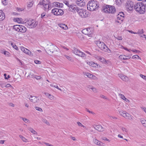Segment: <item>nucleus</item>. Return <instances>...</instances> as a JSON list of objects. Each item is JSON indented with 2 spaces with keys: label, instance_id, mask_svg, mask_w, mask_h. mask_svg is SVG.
I'll return each instance as SVG.
<instances>
[{
  "label": "nucleus",
  "instance_id": "nucleus-1",
  "mask_svg": "<svg viewBox=\"0 0 146 146\" xmlns=\"http://www.w3.org/2000/svg\"><path fill=\"white\" fill-rule=\"evenodd\" d=\"M45 50L46 52L49 54L54 53L55 55H56V52L59 49L56 46L54 45H47Z\"/></svg>",
  "mask_w": 146,
  "mask_h": 146
},
{
  "label": "nucleus",
  "instance_id": "nucleus-2",
  "mask_svg": "<svg viewBox=\"0 0 146 146\" xmlns=\"http://www.w3.org/2000/svg\"><path fill=\"white\" fill-rule=\"evenodd\" d=\"M134 9L137 12L141 14L144 13L145 11V7L143 6L142 3H135V6H134Z\"/></svg>",
  "mask_w": 146,
  "mask_h": 146
},
{
  "label": "nucleus",
  "instance_id": "nucleus-3",
  "mask_svg": "<svg viewBox=\"0 0 146 146\" xmlns=\"http://www.w3.org/2000/svg\"><path fill=\"white\" fill-rule=\"evenodd\" d=\"M95 43L96 44L98 47L102 50L105 52H108V50L110 51L106 45L103 42H101L100 40L95 41Z\"/></svg>",
  "mask_w": 146,
  "mask_h": 146
},
{
  "label": "nucleus",
  "instance_id": "nucleus-4",
  "mask_svg": "<svg viewBox=\"0 0 146 146\" xmlns=\"http://www.w3.org/2000/svg\"><path fill=\"white\" fill-rule=\"evenodd\" d=\"M97 4L94 1H89L87 5V8L88 10L91 11H93L95 10V9L98 7V6L97 7Z\"/></svg>",
  "mask_w": 146,
  "mask_h": 146
},
{
  "label": "nucleus",
  "instance_id": "nucleus-5",
  "mask_svg": "<svg viewBox=\"0 0 146 146\" xmlns=\"http://www.w3.org/2000/svg\"><path fill=\"white\" fill-rule=\"evenodd\" d=\"M103 11L106 13L113 14L115 12L116 9L113 6L106 5L103 9Z\"/></svg>",
  "mask_w": 146,
  "mask_h": 146
},
{
  "label": "nucleus",
  "instance_id": "nucleus-6",
  "mask_svg": "<svg viewBox=\"0 0 146 146\" xmlns=\"http://www.w3.org/2000/svg\"><path fill=\"white\" fill-rule=\"evenodd\" d=\"M135 0H127L125 3V7L129 10L132 11L134 10V6L135 5Z\"/></svg>",
  "mask_w": 146,
  "mask_h": 146
},
{
  "label": "nucleus",
  "instance_id": "nucleus-7",
  "mask_svg": "<svg viewBox=\"0 0 146 146\" xmlns=\"http://www.w3.org/2000/svg\"><path fill=\"white\" fill-rule=\"evenodd\" d=\"M26 23L27 26L29 28L35 27L38 24L37 22L32 19H30Z\"/></svg>",
  "mask_w": 146,
  "mask_h": 146
},
{
  "label": "nucleus",
  "instance_id": "nucleus-8",
  "mask_svg": "<svg viewBox=\"0 0 146 146\" xmlns=\"http://www.w3.org/2000/svg\"><path fill=\"white\" fill-rule=\"evenodd\" d=\"M73 53L76 55H78L79 56L81 57H85L86 55V54L83 52H81L80 50L77 49L76 48H74L73 50Z\"/></svg>",
  "mask_w": 146,
  "mask_h": 146
},
{
  "label": "nucleus",
  "instance_id": "nucleus-9",
  "mask_svg": "<svg viewBox=\"0 0 146 146\" xmlns=\"http://www.w3.org/2000/svg\"><path fill=\"white\" fill-rule=\"evenodd\" d=\"M82 33L90 36L93 33V30L91 28L89 27L83 29L82 31Z\"/></svg>",
  "mask_w": 146,
  "mask_h": 146
},
{
  "label": "nucleus",
  "instance_id": "nucleus-10",
  "mask_svg": "<svg viewBox=\"0 0 146 146\" xmlns=\"http://www.w3.org/2000/svg\"><path fill=\"white\" fill-rule=\"evenodd\" d=\"M117 19L116 20V22L121 24L123 20V18L124 17V15L123 12L120 13L117 15Z\"/></svg>",
  "mask_w": 146,
  "mask_h": 146
},
{
  "label": "nucleus",
  "instance_id": "nucleus-11",
  "mask_svg": "<svg viewBox=\"0 0 146 146\" xmlns=\"http://www.w3.org/2000/svg\"><path fill=\"white\" fill-rule=\"evenodd\" d=\"M77 12L78 13L79 15L82 18H85L87 17V15H86L85 11H84L82 9H80L79 8L77 9Z\"/></svg>",
  "mask_w": 146,
  "mask_h": 146
},
{
  "label": "nucleus",
  "instance_id": "nucleus-12",
  "mask_svg": "<svg viewBox=\"0 0 146 146\" xmlns=\"http://www.w3.org/2000/svg\"><path fill=\"white\" fill-rule=\"evenodd\" d=\"M29 99L31 102L34 103H37L38 101L39 100V99L38 97L31 95L30 96Z\"/></svg>",
  "mask_w": 146,
  "mask_h": 146
},
{
  "label": "nucleus",
  "instance_id": "nucleus-13",
  "mask_svg": "<svg viewBox=\"0 0 146 146\" xmlns=\"http://www.w3.org/2000/svg\"><path fill=\"white\" fill-rule=\"evenodd\" d=\"M69 7V11L72 12H77V9H79L78 7H76V5H70Z\"/></svg>",
  "mask_w": 146,
  "mask_h": 146
},
{
  "label": "nucleus",
  "instance_id": "nucleus-14",
  "mask_svg": "<svg viewBox=\"0 0 146 146\" xmlns=\"http://www.w3.org/2000/svg\"><path fill=\"white\" fill-rule=\"evenodd\" d=\"M50 3L49 0H41L40 1L38 5H44Z\"/></svg>",
  "mask_w": 146,
  "mask_h": 146
},
{
  "label": "nucleus",
  "instance_id": "nucleus-15",
  "mask_svg": "<svg viewBox=\"0 0 146 146\" xmlns=\"http://www.w3.org/2000/svg\"><path fill=\"white\" fill-rule=\"evenodd\" d=\"M94 127L96 130L99 131H103L104 130V128L100 125H96L95 127Z\"/></svg>",
  "mask_w": 146,
  "mask_h": 146
},
{
  "label": "nucleus",
  "instance_id": "nucleus-16",
  "mask_svg": "<svg viewBox=\"0 0 146 146\" xmlns=\"http://www.w3.org/2000/svg\"><path fill=\"white\" fill-rule=\"evenodd\" d=\"M51 4L50 3L48 4H47L45 5H43L44 6V9L45 11H47L51 9Z\"/></svg>",
  "mask_w": 146,
  "mask_h": 146
},
{
  "label": "nucleus",
  "instance_id": "nucleus-17",
  "mask_svg": "<svg viewBox=\"0 0 146 146\" xmlns=\"http://www.w3.org/2000/svg\"><path fill=\"white\" fill-rule=\"evenodd\" d=\"M5 18V15L2 10H0V21H3Z\"/></svg>",
  "mask_w": 146,
  "mask_h": 146
},
{
  "label": "nucleus",
  "instance_id": "nucleus-18",
  "mask_svg": "<svg viewBox=\"0 0 146 146\" xmlns=\"http://www.w3.org/2000/svg\"><path fill=\"white\" fill-rule=\"evenodd\" d=\"M20 25V29L19 32L21 33H25L27 31L26 28L24 26L19 25Z\"/></svg>",
  "mask_w": 146,
  "mask_h": 146
},
{
  "label": "nucleus",
  "instance_id": "nucleus-19",
  "mask_svg": "<svg viewBox=\"0 0 146 146\" xmlns=\"http://www.w3.org/2000/svg\"><path fill=\"white\" fill-rule=\"evenodd\" d=\"M126 115L125 116V118L126 119H128L130 120H133V117L132 115H130L128 113H126Z\"/></svg>",
  "mask_w": 146,
  "mask_h": 146
},
{
  "label": "nucleus",
  "instance_id": "nucleus-20",
  "mask_svg": "<svg viewBox=\"0 0 146 146\" xmlns=\"http://www.w3.org/2000/svg\"><path fill=\"white\" fill-rule=\"evenodd\" d=\"M131 58L130 56H127V58L126 57V56L123 55H120L119 56V58L121 60H127L128 59H129Z\"/></svg>",
  "mask_w": 146,
  "mask_h": 146
},
{
  "label": "nucleus",
  "instance_id": "nucleus-21",
  "mask_svg": "<svg viewBox=\"0 0 146 146\" xmlns=\"http://www.w3.org/2000/svg\"><path fill=\"white\" fill-rule=\"evenodd\" d=\"M119 75H120V76H119V77L123 80L125 82L127 81L128 80L129 78L127 76L121 74Z\"/></svg>",
  "mask_w": 146,
  "mask_h": 146
},
{
  "label": "nucleus",
  "instance_id": "nucleus-22",
  "mask_svg": "<svg viewBox=\"0 0 146 146\" xmlns=\"http://www.w3.org/2000/svg\"><path fill=\"white\" fill-rule=\"evenodd\" d=\"M58 11L57 13L56 14V15H62L64 14L63 11L61 9H58Z\"/></svg>",
  "mask_w": 146,
  "mask_h": 146
},
{
  "label": "nucleus",
  "instance_id": "nucleus-23",
  "mask_svg": "<svg viewBox=\"0 0 146 146\" xmlns=\"http://www.w3.org/2000/svg\"><path fill=\"white\" fill-rule=\"evenodd\" d=\"M20 25H15L13 26V28L15 31L18 32H19L20 31Z\"/></svg>",
  "mask_w": 146,
  "mask_h": 146
},
{
  "label": "nucleus",
  "instance_id": "nucleus-24",
  "mask_svg": "<svg viewBox=\"0 0 146 146\" xmlns=\"http://www.w3.org/2000/svg\"><path fill=\"white\" fill-rule=\"evenodd\" d=\"M93 141L94 143L96 144L99 146L101 145V142L99 141L96 139H94L93 140Z\"/></svg>",
  "mask_w": 146,
  "mask_h": 146
},
{
  "label": "nucleus",
  "instance_id": "nucleus-25",
  "mask_svg": "<svg viewBox=\"0 0 146 146\" xmlns=\"http://www.w3.org/2000/svg\"><path fill=\"white\" fill-rule=\"evenodd\" d=\"M85 75H86L88 77L90 78L93 79V77H95L92 74L88 72L85 73Z\"/></svg>",
  "mask_w": 146,
  "mask_h": 146
},
{
  "label": "nucleus",
  "instance_id": "nucleus-26",
  "mask_svg": "<svg viewBox=\"0 0 146 146\" xmlns=\"http://www.w3.org/2000/svg\"><path fill=\"white\" fill-rule=\"evenodd\" d=\"M58 9L54 8L52 9L51 13L55 15H56V14L57 13Z\"/></svg>",
  "mask_w": 146,
  "mask_h": 146
},
{
  "label": "nucleus",
  "instance_id": "nucleus-27",
  "mask_svg": "<svg viewBox=\"0 0 146 146\" xmlns=\"http://www.w3.org/2000/svg\"><path fill=\"white\" fill-rule=\"evenodd\" d=\"M28 129L33 134H37V133L35 130H34L32 128L29 127L28 128Z\"/></svg>",
  "mask_w": 146,
  "mask_h": 146
},
{
  "label": "nucleus",
  "instance_id": "nucleus-28",
  "mask_svg": "<svg viewBox=\"0 0 146 146\" xmlns=\"http://www.w3.org/2000/svg\"><path fill=\"white\" fill-rule=\"evenodd\" d=\"M11 44L12 45V46L16 50H18V48L16 46L15 44H14L13 43L11 42Z\"/></svg>",
  "mask_w": 146,
  "mask_h": 146
},
{
  "label": "nucleus",
  "instance_id": "nucleus-29",
  "mask_svg": "<svg viewBox=\"0 0 146 146\" xmlns=\"http://www.w3.org/2000/svg\"><path fill=\"white\" fill-rule=\"evenodd\" d=\"M141 122L143 126L146 127V120H145L144 119H141Z\"/></svg>",
  "mask_w": 146,
  "mask_h": 146
},
{
  "label": "nucleus",
  "instance_id": "nucleus-30",
  "mask_svg": "<svg viewBox=\"0 0 146 146\" xmlns=\"http://www.w3.org/2000/svg\"><path fill=\"white\" fill-rule=\"evenodd\" d=\"M101 62H102L103 63H106V60H105V59L102 57H101L100 58V59L99 60Z\"/></svg>",
  "mask_w": 146,
  "mask_h": 146
},
{
  "label": "nucleus",
  "instance_id": "nucleus-31",
  "mask_svg": "<svg viewBox=\"0 0 146 146\" xmlns=\"http://www.w3.org/2000/svg\"><path fill=\"white\" fill-rule=\"evenodd\" d=\"M81 3H78V5L79 6L82 7L83 6L85 5V3L84 2H83V1L82 0L81 1Z\"/></svg>",
  "mask_w": 146,
  "mask_h": 146
},
{
  "label": "nucleus",
  "instance_id": "nucleus-32",
  "mask_svg": "<svg viewBox=\"0 0 146 146\" xmlns=\"http://www.w3.org/2000/svg\"><path fill=\"white\" fill-rule=\"evenodd\" d=\"M21 50L22 51L26 54L27 53V51H29L28 50L24 47H23L21 48Z\"/></svg>",
  "mask_w": 146,
  "mask_h": 146
},
{
  "label": "nucleus",
  "instance_id": "nucleus-33",
  "mask_svg": "<svg viewBox=\"0 0 146 146\" xmlns=\"http://www.w3.org/2000/svg\"><path fill=\"white\" fill-rule=\"evenodd\" d=\"M42 121L44 123H46V124L48 125H50L49 123L47 121V120L44 119H42Z\"/></svg>",
  "mask_w": 146,
  "mask_h": 146
},
{
  "label": "nucleus",
  "instance_id": "nucleus-34",
  "mask_svg": "<svg viewBox=\"0 0 146 146\" xmlns=\"http://www.w3.org/2000/svg\"><path fill=\"white\" fill-rule=\"evenodd\" d=\"M21 138V139L24 142H26L27 139L24 137L22 135H20L19 136Z\"/></svg>",
  "mask_w": 146,
  "mask_h": 146
},
{
  "label": "nucleus",
  "instance_id": "nucleus-35",
  "mask_svg": "<svg viewBox=\"0 0 146 146\" xmlns=\"http://www.w3.org/2000/svg\"><path fill=\"white\" fill-rule=\"evenodd\" d=\"M122 0H116L115 2L116 4L118 5L121 4L122 3L121 1Z\"/></svg>",
  "mask_w": 146,
  "mask_h": 146
},
{
  "label": "nucleus",
  "instance_id": "nucleus-36",
  "mask_svg": "<svg viewBox=\"0 0 146 146\" xmlns=\"http://www.w3.org/2000/svg\"><path fill=\"white\" fill-rule=\"evenodd\" d=\"M50 86H52V87H54L55 88H57V89H58V90H60L61 91H62L61 89L60 88H59L58 86L57 85H55L54 84H51L50 85Z\"/></svg>",
  "mask_w": 146,
  "mask_h": 146
},
{
  "label": "nucleus",
  "instance_id": "nucleus-37",
  "mask_svg": "<svg viewBox=\"0 0 146 146\" xmlns=\"http://www.w3.org/2000/svg\"><path fill=\"white\" fill-rule=\"evenodd\" d=\"M68 60H70L71 61H72L73 60H72V58L70 57V56H68V55H65L64 56Z\"/></svg>",
  "mask_w": 146,
  "mask_h": 146
},
{
  "label": "nucleus",
  "instance_id": "nucleus-38",
  "mask_svg": "<svg viewBox=\"0 0 146 146\" xmlns=\"http://www.w3.org/2000/svg\"><path fill=\"white\" fill-rule=\"evenodd\" d=\"M35 75L31 73H30L29 74L28 76L30 78H35Z\"/></svg>",
  "mask_w": 146,
  "mask_h": 146
},
{
  "label": "nucleus",
  "instance_id": "nucleus-39",
  "mask_svg": "<svg viewBox=\"0 0 146 146\" xmlns=\"http://www.w3.org/2000/svg\"><path fill=\"white\" fill-rule=\"evenodd\" d=\"M133 59H140V57L137 55H134L132 57Z\"/></svg>",
  "mask_w": 146,
  "mask_h": 146
},
{
  "label": "nucleus",
  "instance_id": "nucleus-40",
  "mask_svg": "<svg viewBox=\"0 0 146 146\" xmlns=\"http://www.w3.org/2000/svg\"><path fill=\"white\" fill-rule=\"evenodd\" d=\"M92 64L91 66H93V67H96V66H99V65L98 64H97L96 63L94 62H93L92 63Z\"/></svg>",
  "mask_w": 146,
  "mask_h": 146
},
{
  "label": "nucleus",
  "instance_id": "nucleus-41",
  "mask_svg": "<svg viewBox=\"0 0 146 146\" xmlns=\"http://www.w3.org/2000/svg\"><path fill=\"white\" fill-rule=\"evenodd\" d=\"M35 109L38 111H42V109L41 108H40L36 106V107H35Z\"/></svg>",
  "mask_w": 146,
  "mask_h": 146
},
{
  "label": "nucleus",
  "instance_id": "nucleus-42",
  "mask_svg": "<svg viewBox=\"0 0 146 146\" xmlns=\"http://www.w3.org/2000/svg\"><path fill=\"white\" fill-rule=\"evenodd\" d=\"M21 18H17L16 19V21L17 22L19 23H21Z\"/></svg>",
  "mask_w": 146,
  "mask_h": 146
},
{
  "label": "nucleus",
  "instance_id": "nucleus-43",
  "mask_svg": "<svg viewBox=\"0 0 146 146\" xmlns=\"http://www.w3.org/2000/svg\"><path fill=\"white\" fill-rule=\"evenodd\" d=\"M33 5V3L32 2H29L28 3V7H31L32 5Z\"/></svg>",
  "mask_w": 146,
  "mask_h": 146
},
{
  "label": "nucleus",
  "instance_id": "nucleus-44",
  "mask_svg": "<svg viewBox=\"0 0 146 146\" xmlns=\"http://www.w3.org/2000/svg\"><path fill=\"white\" fill-rule=\"evenodd\" d=\"M54 5L56 7L59 6V5L60 4V3L57 2H54L53 3Z\"/></svg>",
  "mask_w": 146,
  "mask_h": 146
},
{
  "label": "nucleus",
  "instance_id": "nucleus-45",
  "mask_svg": "<svg viewBox=\"0 0 146 146\" xmlns=\"http://www.w3.org/2000/svg\"><path fill=\"white\" fill-rule=\"evenodd\" d=\"M142 3L143 5V6H145V8L146 7V0H145L143 1Z\"/></svg>",
  "mask_w": 146,
  "mask_h": 146
},
{
  "label": "nucleus",
  "instance_id": "nucleus-46",
  "mask_svg": "<svg viewBox=\"0 0 146 146\" xmlns=\"http://www.w3.org/2000/svg\"><path fill=\"white\" fill-rule=\"evenodd\" d=\"M21 118L23 120V121L26 123L29 121V120L26 118H24L23 117H21Z\"/></svg>",
  "mask_w": 146,
  "mask_h": 146
},
{
  "label": "nucleus",
  "instance_id": "nucleus-47",
  "mask_svg": "<svg viewBox=\"0 0 146 146\" xmlns=\"http://www.w3.org/2000/svg\"><path fill=\"white\" fill-rule=\"evenodd\" d=\"M64 3L68 7H69L70 5L69 4V2L68 1H64Z\"/></svg>",
  "mask_w": 146,
  "mask_h": 146
},
{
  "label": "nucleus",
  "instance_id": "nucleus-48",
  "mask_svg": "<svg viewBox=\"0 0 146 146\" xmlns=\"http://www.w3.org/2000/svg\"><path fill=\"white\" fill-rule=\"evenodd\" d=\"M41 76H36L35 75V78H36L37 80H39L41 78Z\"/></svg>",
  "mask_w": 146,
  "mask_h": 146
},
{
  "label": "nucleus",
  "instance_id": "nucleus-49",
  "mask_svg": "<svg viewBox=\"0 0 146 146\" xmlns=\"http://www.w3.org/2000/svg\"><path fill=\"white\" fill-rule=\"evenodd\" d=\"M115 37L119 40H121L122 39V38L121 36H118L117 37H115Z\"/></svg>",
  "mask_w": 146,
  "mask_h": 146
},
{
  "label": "nucleus",
  "instance_id": "nucleus-50",
  "mask_svg": "<svg viewBox=\"0 0 146 146\" xmlns=\"http://www.w3.org/2000/svg\"><path fill=\"white\" fill-rule=\"evenodd\" d=\"M140 76L144 80H146V76L140 74Z\"/></svg>",
  "mask_w": 146,
  "mask_h": 146
},
{
  "label": "nucleus",
  "instance_id": "nucleus-51",
  "mask_svg": "<svg viewBox=\"0 0 146 146\" xmlns=\"http://www.w3.org/2000/svg\"><path fill=\"white\" fill-rule=\"evenodd\" d=\"M46 13H43L41 14V17L42 19L44 18V17L45 16Z\"/></svg>",
  "mask_w": 146,
  "mask_h": 146
},
{
  "label": "nucleus",
  "instance_id": "nucleus-52",
  "mask_svg": "<svg viewBox=\"0 0 146 146\" xmlns=\"http://www.w3.org/2000/svg\"><path fill=\"white\" fill-rule=\"evenodd\" d=\"M125 111H123L122 110H120L119 111V114L122 116L123 114L124 113V112H125Z\"/></svg>",
  "mask_w": 146,
  "mask_h": 146
},
{
  "label": "nucleus",
  "instance_id": "nucleus-53",
  "mask_svg": "<svg viewBox=\"0 0 146 146\" xmlns=\"http://www.w3.org/2000/svg\"><path fill=\"white\" fill-rule=\"evenodd\" d=\"M27 54H28L30 56H33V54L29 50V51H27Z\"/></svg>",
  "mask_w": 146,
  "mask_h": 146
},
{
  "label": "nucleus",
  "instance_id": "nucleus-54",
  "mask_svg": "<svg viewBox=\"0 0 146 146\" xmlns=\"http://www.w3.org/2000/svg\"><path fill=\"white\" fill-rule=\"evenodd\" d=\"M86 111L90 113H92V114H94V113L93 111H91L90 110H89L87 108H86Z\"/></svg>",
  "mask_w": 146,
  "mask_h": 146
},
{
  "label": "nucleus",
  "instance_id": "nucleus-55",
  "mask_svg": "<svg viewBox=\"0 0 146 146\" xmlns=\"http://www.w3.org/2000/svg\"><path fill=\"white\" fill-rule=\"evenodd\" d=\"M143 29L141 30L140 31L139 30V31H138L137 33H138L139 34H141V33H143Z\"/></svg>",
  "mask_w": 146,
  "mask_h": 146
},
{
  "label": "nucleus",
  "instance_id": "nucleus-56",
  "mask_svg": "<svg viewBox=\"0 0 146 146\" xmlns=\"http://www.w3.org/2000/svg\"><path fill=\"white\" fill-rule=\"evenodd\" d=\"M60 27L61 28H62L64 29V27H66V25L65 24H62L60 25Z\"/></svg>",
  "mask_w": 146,
  "mask_h": 146
},
{
  "label": "nucleus",
  "instance_id": "nucleus-57",
  "mask_svg": "<svg viewBox=\"0 0 146 146\" xmlns=\"http://www.w3.org/2000/svg\"><path fill=\"white\" fill-rule=\"evenodd\" d=\"M35 62L36 64H40L41 63V62L40 61L37 60H35Z\"/></svg>",
  "mask_w": 146,
  "mask_h": 146
},
{
  "label": "nucleus",
  "instance_id": "nucleus-58",
  "mask_svg": "<svg viewBox=\"0 0 146 146\" xmlns=\"http://www.w3.org/2000/svg\"><path fill=\"white\" fill-rule=\"evenodd\" d=\"M48 96H49V98L51 100H52V99H53L54 97L52 96H51L49 94H48Z\"/></svg>",
  "mask_w": 146,
  "mask_h": 146
},
{
  "label": "nucleus",
  "instance_id": "nucleus-59",
  "mask_svg": "<svg viewBox=\"0 0 146 146\" xmlns=\"http://www.w3.org/2000/svg\"><path fill=\"white\" fill-rule=\"evenodd\" d=\"M1 87L2 88L5 87V84L4 83H1L0 84Z\"/></svg>",
  "mask_w": 146,
  "mask_h": 146
},
{
  "label": "nucleus",
  "instance_id": "nucleus-60",
  "mask_svg": "<svg viewBox=\"0 0 146 146\" xmlns=\"http://www.w3.org/2000/svg\"><path fill=\"white\" fill-rule=\"evenodd\" d=\"M121 129L123 131H125V132H127V130L124 127H121Z\"/></svg>",
  "mask_w": 146,
  "mask_h": 146
},
{
  "label": "nucleus",
  "instance_id": "nucleus-61",
  "mask_svg": "<svg viewBox=\"0 0 146 146\" xmlns=\"http://www.w3.org/2000/svg\"><path fill=\"white\" fill-rule=\"evenodd\" d=\"M3 53L4 54H5L7 56H8L9 55V52H8L7 51H5Z\"/></svg>",
  "mask_w": 146,
  "mask_h": 146
},
{
  "label": "nucleus",
  "instance_id": "nucleus-62",
  "mask_svg": "<svg viewBox=\"0 0 146 146\" xmlns=\"http://www.w3.org/2000/svg\"><path fill=\"white\" fill-rule=\"evenodd\" d=\"M77 124L80 127H82L83 126V125L80 122H77Z\"/></svg>",
  "mask_w": 146,
  "mask_h": 146
},
{
  "label": "nucleus",
  "instance_id": "nucleus-63",
  "mask_svg": "<svg viewBox=\"0 0 146 146\" xmlns=\"http://www.w3.org/2000/svg\"><path fill=\"white\" fill-rule=\"evenodd\" d=\"M131 51H132V52H135L136 53H139L140 52V51L139 50H131Z\"/></svg>",
  "mask_w": 146,
  "mask_h": 146
},
{
  "label": "nucleus",
  "instance_id": "nucleus-64",
  "mask_svg": "<svg viewBox=\"0 0 146 146\" xmlns=\"http://www.w3.org/2000/svg\"><path fill=\"white\" fill-rule=\"evenodd\" d=\"M100 97L103 98L104 99H107L106 97L104 96L103 95H101L100 96Z\"/></svg>",
  "mask_w": 146,
  "mask_h": 146
}]
</instances>
